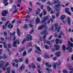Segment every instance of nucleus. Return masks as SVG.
Returning a JSON list of instances; mask_svg holds the SVG:
<instances>
[{"mask_svg": "<svg viewBox=\"0 0 73 73\" xmlns=\"http://www.w3.org/2000/svg\"><path fill=\"white\" fill-rule=\"evenodd\" d=\"M54 3L55 4H56V3H58V4H57L55 5V8L56 11H60L61 7V4H61V2L59 1H54Z\"/></svg>", "mask_w": 73, "mask_h": 73, "instance_id": "f257e3e1", "label": "nucleus"}, {"mask_svg": "<svg viewBox=\"0 0 73 73\" xmlns=\"http://www.w3.org/2000/svg\"><path fill=\"white\" fill-rule=\"evenodd\" d=\"M32 36L31 35L28 34L26 36V39H25V38L24 39L23 41H22V44H23L24 43L25 41H31V40H32Z\"/></svg>", "mask_w": 73, "mask_h": 73, "instance_id": "f03ea898", "label": "nucleus"}, {"mask_svg": "<svg viewBox=\"0 0 73 73\" xmlns=\"http://www.w3.org/2000/svg\"><path fill=\"white\" fill-rule=\"evenodd\" d=\"M40 34L41 35L43 34L45 35L43 37V38L44 39L46 38V35H48V32H47V30L46 29L45 30H44L42 32H41L40 33Z\"/></svg>", "mask_w": 73, "mask_h": 73, "instance_id": "7ed1b4c3", "label": "nucleus"}, {"mask_svg": "<svg viewBox=\"0 0 73 73\" xmlns=\"http://www.w3.org/2000/svg\"><path fill=\"white\" fill-rule=\"evenodd\" d=\"M46 24L44 23L42 25L39 26L38 28V30H41V29H43V28H46L45 30V29L47 30V27H46Z\"/></svg>", "mask_w": 73, "mask_h": 73, "instance_id": "20e7f679", "label": "nucleus"}, {"mask_svg": "<svg viewBox=\"0 0 73 73\" xmlns=\"http://www.w3.org/2000/svg\"><path fill=\"white\" fill-rule=\"evenodd\" d=\"M13 44L12 45V46L13 47H17V44H19L20 42H19V39H17L15 41L13 42Z\"/></svg>", "mask_w": 73, "mask_h": 73, "instance_id": "39448f33", "label": "nucleus"}, {"mask_svg": "<svg viewBox=\"0 0 73 73\" xmlns=\"http://www.w3.org/2000/svg\"><path fill=\"white\" fill-rule=\"evenodd\" d=\"M3 63H4V61H1L0 62V68L1 69H3V70L4 71H5V67H4Z\"/></svg>", "mask_w": 73, "mask_h": 73, "instance_id": "423d86ee", "label": "nucleus"}, {"mask_svg": "<svg viewBox=\"0 0 73 73\" xmlns=\"http://www.w3.org/2000/svg\"><path fill=\"white\" fill-rule=\"evenodd\" d=\"M58 23H56L55 24V29H56V30H57V32L58 33L60 31V29L61 28V27L60 26H59L58 27Z\"/></svg>", "mask_w": 73, "mask_h": 73, "instance_id": "0eeeda50", "label": "nucleus"}, {"mask_svg": "<svg viewBox=\"0 0 73 73\" xmlns=\"http://www.w3.org/2000/svg\"><path fill=\"white\" fill-rule=\"evenodd\" d=\"M35 48L36 49H37L35 51L36 53H38V54H41V51L40 48L38 46H35Z\"/></svg>", "mask_w": 73, "mask_h": 73, "instance_id": "6e6552de", "label": "nucleus"}, {"mask_svg": "<svg viewBox=\"0 0 73 73\" xmlns=\"http://www.w3.org/2000/svg\"><path fill=\"white\" fill-rule=\"evenodd\" d=\"M61 65V63H58L57 62H55L54 63V68L55 69H56L57 68V67L56 66V65H57L58 66H60Z\"/></svg>", "mask_w": 73, "mask_h": 73, "instance_id": "1a4fd4ad", "label": "nucleus"}, {"mask_svg": "<svg viewBox=\"0 0 73 73\" xmlns=\"http://www.w3.org/2000/svg\"><path fill=\"white\" fill-rule=\"evenodd\" d=\"M7 13H8V11L5 10L1 14L3 16H5Z\"/></svg>", "mask_w": 73, "mask_h": 73, "instance_id": "9d476101", "label": "nucleus"}, {"mask_svg": "<svg viewBox=\"0 0 73 73\" xmlns=\"http://www.w3.org/2000/svg\"><path fill=\"white\" fill-rule=\"evenodd\" d=\"M49 17V16H47L44 17V19L42 20V23H45V21L46 20H47V19Z\"/></svg>", "mask_w": 73, "mask_h": 73, "instance_id": "9b49d317", "label": "nucleus"}, {"mask_svg": "<svg viewBox=\"0 0 73 73\" xmlns=\"http://www.w3.org/2000/svg\"><path fill=\"white\" fill-rule=\"evenodd\" d=\"M8 23H9V21H7L5 25H4L3 27V29H6V26H7L8 25Z\"/></svg>", "mask_w": 73, "mask_h": 73, "instance_id": "f8f14e48", "label": "nucleus"}, {"mask_svg": "<svg viewBox=\"0 0 73 73\" xmlns=\"http://www.w3.org/2000/svg\"><path fill=\"white\" fill-rule=\"evenodd\" d=\"M36 24H38L39 23H40V19L39 18L37 17L36 19Z\"/></svg>", "mask_w": 73, "mask_h": 73, "instance_id": "ddd939ff", "label": "nucleus"}, {"mask_svg": "<svg viewBox=\"0 0 73 73\" xmlns=\"http://www.w3.org/2000/svg\"><path fill=\"white\" fill-rule=\"evenodd\" d=\"M54 47L55 48V50H58L60 48V46L56 45V44H55L54 45Z\"/></svg>", "mask_w": 73, "mask_h": 73, "instance_id": "4468645a", "label": "nucleus"}, {"mask_svg": "<svg viewBox=\"0 0 73 73\" xmlns=\"http://www.w3.org/2000/svg\"><path fill=\"white\" fill-rule=\"evenodd\" d=\"M61 54V52L58 51L56 52L55 54V55L57 56L58 57H59Z\"/></svg>", "mask_w": 73, "mask_h": 73, "instance_id": "2eb2a0df", "label": "nucleus"}, {"mask_svg": "<svg viewBox=\"0 0 73 73\" xmlns=\"http://www.w3.org/2000/svg\"><path fill=\"white\" fill-rule=\"evenodd\" d=\"M7 1H8V0H4L3 2V3H5V6H7L8 5V3Z\"/></svg>", "mask_w": 73, "mask_h": 73, "instance_id": "dca6fc26", "label": "nucleus"}, {"mask_svg": "<svg viewBox=\"0 0 73 73\" xmlns=\"http://www.w3.org/2000/svg\"><path fill=\"white\" fill-rule=\"evenodd\" d=\"M68 44H69V45H68V46H69V45H70V46H71L72 48H73V44L71 42H70V41H68Z\"/></svg>", "mask_w": 73, "mask_h": 73, "instance_id": "f3484780", "label": "nucleus"}, {"mask_svg": "<svg viewBox=\"0 0 73 73\" xmlns=\"http://www.w3.org/2000/svg\"><path fill=\"white\" fill-rule=\"evenodd\" d=\"M17 33L18 34V35L19 36V37H20V30L19 29H17Z\"/></svg>", "mask_w": 73, "mask_h": 73, "instance_id": "a211bd4d", "label": "nucleus"}, {"mask_svg": "<svg viewBox=\"0 0 73 73\" xmlns=\"http://www.w3.org/2000/svg\"><path fill=\"white\" fill-rule=\"evenodd\" d=\"M61 35L64 36V35H65V34H64L63 32H61V33L59 34V35L58 36V38H61Z\"/></svg>", "mask_w": 73, "mask_h": 73, "instance_id": "6ab92c4d", "label": "nucleus"}, {"mask_svg": "<svg viewBox=\"0 0 73 73\" xmlns=\"http://www.w3.org/2000/svg\"><path fill=\"white\" fill-rule=\"evenodd\" d=\"M43 13L44 15V16L46 15L47 14V11H46V10L45 9H44L43 11Z\"/></svg>", "mask_w": 73, "mask_h": 73, "instance_id": "aec40b11", "label": "nucleus"}, {"mask_svg": "<svg viewBox=\"0 0 73 73\" xmlns=\"http://www.w3.org/2000/svg\"><path fill=\"white\" fill-rule=\"evenodd\" d=\"M66 50H69V51L70 52H72V48H71L70 47H67L66 48Z\"/></svg>", "mask_w": 73, "mask_h": 73, "instance_id": "412c9836", "label": "nucleus"}, {"mask_svg": "<svg viewBox=\"0 0 73 73\" xmlns=\"http://www.w3.org/2000/svg\"><path fill=\"white\" fill-rule=\"evenodd\" d=\"M2 43L3 44V47H4L5 48H7V43L4 42H3Z\"/></svg>", "mask_w": 73, "mask_h": 73, "instance_id": "4be33fe9", "label": "nucleus"}, {"mask_svg": "<svg viewBox=\"0 0 73 73\" xmlns=\"http://www.w3.org/2000/svg\"><path fill=\"white\" fill-rule=\"evenodd\" d=\"M13 27V25H11V24L9 23L8 25V28L9 29L12 28Z\"/></svg>", "mask_w": 73, "mask_h": 73, "instance_id": "5701e85b", "label": "nucleus"}, {"mask_svg": "<svg viewBox=\"0 0 73 73\" xmlns=\"http://www.w3.org/2000/svg\"><path fill=\"white\" fill-rule=\"evenodd\" d=\"M67 22L68 25H70V19L69 17H67Z\"/></svg>", "mask_w": 73, "mask_h": 73, "instance_id": "b1692460", "label": "nucleus"}, {"mask_svg": "<svg viewBox=\"0 0 73 73\" xmlns=\"http://www.w3.org/2000/svg\"><path fill=\"white\" fill-rule=\"evenodd\" d=\"M64 18H65V15H63L61 16L60 19L62 20H64Z\"/></svg>", "mask_w": 73, "mask_h": 73, "instance_id": "393cba45", "label": "nucleus"}, {"mask_svg": "<svg viewBox=\"0 0 73 73\" xmlns=\"http://www.w3.org/2000/svg\"><path fill=\"white\" fill-rule=\"evenodd\" d=\"M31 66L33 69H35L36 67V66H35V65L33 63H32L31 64Z\"/></svg>", "mask_w": 73, "mask_h": 73, "instance_id": "a878e982", "label": "nucleus"}, {"mask_svg": "<svg viewBox=\"0 0 73 73\" xmlns=\"http://www.w3.org/2000/svg\"><path fill=\"white\" fill-rule=\"evenodd\" d=\"M45 65L47 66V67H48V68H50V67H51V65H49L48 63H46Z\"/></svg>", "mask_w": 73, "mask_h": 73, "instance_id": "bb28decb", "label": "nucleus"}, {"mask_svg": "<svg viewBox=\"0 0 73 73\" xmlns=\"http://www.w3.org/2000/svg\"><path fill=\"white\" fill-rule=\"evenodd\" d=\"M65 49H66V47H65V45H63L62 46V49L63 50V51H65Z\"/></svg>", "mask_w": 73, "mask_h": 73, "instance_id": "cd10ccee", "label": "nucleus"}, {"mask_svg": "<svg viewBox=\"0 0 73 73\" xmlns=\"http://www.w3.org/2000/svg\"><path fill=\"white\" fill-rule=\"evenodd\" d=\"M23 61V59L22 58H20L18 59V62H22Z\"/></svg>", "mask_w": 73, "mask_h": 73, "instance_id": "c85d7f7f", "label": "nucleus"}, {"mask_svg": "<svg viewBox=\"0 0 73 73\" xmlns=\"http://www.w3.org/2000/svg\"><path fill=\"white\" fill-rule=\"evenodd\" d=\"M40 9L39 8H38L37 11H36V14L37 15L38 14L40 13Z\"/></svg>", "mask_w": 73, "mask_h": 73, "instance_id": "c756f323", "label": "nucleus"}, {"mask_svg": "<svg viewBox=\"0 0 73 73\" xmlns=\"http://www.w3.org/2000/svg\"><path fill=\"white\" fill-rule=\"evenodd\" d=\"M24 49V47H23L21 48L19 50V52H23V50Z\"/></svg>", "mask_w": 73, "mask_h": 73, "instance_id": "7c9ffc66", "label": "nucleus"}, {"mask_svg": "<svg viewBox=\"0 0 73 73\" xmlns=\"http://www.w3.org/2000/svg\"><path fill=\"white\" fill-rule=\"evenodd\" d=\"M47 9L48 11H50V10H52V8H51L49 7H47Z\"/></svg>", "mask_w": 73, "mask_h": 73, "instance_id": "2f4dec72", "label": "nucleus"}, {"mask_svg": "<svg viewBox=\"0 0 73 73\" xmlns=\"http://www.w3.org/2000/svg\"><path fill=\"white\" fill-rule=\"evenodd\" d=\"M47 4L49 5H53V3L52 2L50 3L49 1H48L47 2Z\"/></svg>", "mask_w": 73, "mask_h": 73, "instance_id": "473e14b6", "label": "nucleus"}, {"mask_svg": "<svg viewBox=\"0 0 73 73\" xmlns=\"http://www.w3.org/2000/svg\"><path fill=\"white\" fill-rule=\"evenodd\" d=\"M25 68L24 65H22L20 67L21 69H24Z\"/></svg>", "mask_w": 73, "mask_h": 73, "instance_id": "72a5a7b5", "label": "nucleus"}, {"mask_svg": "<svg viewBox=\"0 0 73 73\" xmlns=\"http://www.w3.org/2000/svg\"><path fill=\"white\" fill-rule=\"evenodd\" d=\"M29 62V60L28 58H27L25 60V62L26 64H28V62Z\"/></svg>", "mask_w": 73, "mask_h": 73, "instance_id": "f704fd0d", "label": "nucleus"}, {"mask_svg": "<svg viewBox=\"0 0 73 73\" xmlns=\"http://www.w3.org/2000/svg\"><path fill=\"white\" fill-rule=\"evenodd\" d=\"M50 29L51 31H52L54 30V27H53V26L52 25L51 26Z\"/></svg>", "mask_w": 73, "mask_h": 73, "instance_id": "c9c22d12", "label": "nucleus"}, {"mask_svg": "<svg viewBox=\"0 0 73 73\" xmlns=\"http://www.w3.org/2000/svg\"><path fill=\"white\" fill-rule=\"evenodd\" d=\"M26 54H27V52H26V51H25L23 53V57H25Z\"/></svg>", "mask_w": 73, "mask_h": 73, "instance_id": "e433bc0d", "label": "nucleus"}, {"mask_svg": "<svg viewBox=\"0 0 73 73\" xmlns=\"http://www.w3.org/2000/svg\"><path fill=\"white\" fill-rule=\"evenodd\" d=\"M62 72L64 73H68V71L64 69L62 70Z\"/></svg>", "mask_w": 73, "mask_h": 73, "instance_id": "4c0bfd02", "label": "nucleus"}, {"mask_svg": "<svg viewBox=\"0 0 73 73\" xmlns=\"http://www.w3.org/2000/svg\"><path fill=\"white\" fill-rule=\"evenodd\" d=\"M59 41L60 40L58 39H57L55 41L56 44H58V43H59Z\"/></svg>", "mask_w": 73, "mask_h": 73, "instance_id": "58836bf2", "label": "nucleus"}, {"mask_svg": "<svg viewBox=\"0 0 73 73\" xmlns=\"http://www.w3.org/2000/svg\"><path fill=\"white\" fill-rule=\"evenodd\" d=\"M28 27V25L27 24H25L24 25V28H25V29H26V28H27Z\"/></svg>", "mask_w": 73, "mask_h": 73, "instance_id": "ea45409f", "label": "nucleus"}, {"mask_svg": "<svg viewBox=\"0 0 73 73\" xmlns=\"http://www.w3.org/2000/svg\"><path fill=\"white\" fill-rule=\"evenodd\" d=\"M37 61H38L39 62H40V61H41V59L40 58H38L37 59Z\"/></svg>", "mask_w": 73, "mask_h": 73, "instance_id": "a19ab883", "label": "nucleus"}, {"mask_svg": "<svg viewBox=\"0 0 73 73\" xmlns=\"http://www.w3.org/2000/svg\"><path fill=\"white\" fill-rule=\"evenodd\" d=\"M45 48L46 49H49V46H48L47 45H45Z\"/></svg>", "mask_w": 73, "mask_h": 73, "instance_id": "79ce46f5", "label": "nucleus"}, {"mask_svg": "<svg viewBox=\"0 0 73 73\" xmlns=\"http://www.w3.org/2000/svg\"><path fill=\"white\" fill-rule=\"evenodd\" d=\"M7 46L9 48H11L12 47V46H11V44H7Z\"/></svg>", "mask_w": 73, "mask_h": 73, "instance_id": "37998d69", "label": "nucleus"}, {"mask_svg": "<svg viewBox=\"0 0 73 73\" xmlns=\"http://www.w3.org/2000/svg\"><path fill=\"white\" fill-rule=\"evenodd\" d=\"M2 20L3 21H5L6 20V19H5L4 17H2Z\"/></svg>", "mask_w": 73, "mask_h": 73, "instance_id": "c03bdc74", "label": "nucleus"}, {"mask_svg": "<svg viewBox=\"0 0 73 73\" xmlns=\"http://www.w3.org/2000/svg\"><path fill=\"white\" fill-rule=\"evenodd\" d=\"M59 15H60V13H59V12H58L56 13V17H58L59 16Z\"/></svg>", "mask_w": 73, "mask_h": 73, "instance_id": "a18cd8bd", "label": "nucleus"}, {"mask_svg": "<svg viewBox=\"0 0 73 73\" xmlns=\"http://www.w3.org/2000/svg\"><path fill=\"white\" fill-rule=\"evenodd\" d=\"M7 50L8 51V52H9V55H11V54H12V53H11V52L10 51H9V49H7Z\"/></svg>", "mask_w": 73, "mask_h": 73, "instance_id": "49530a36", "label": "nucleus"}, {"mask_svg": "<svg viewBox=\"0 0 73 73\" xmlns=\"http://www.w3.org/2000/svg\"><path fill=\"white\" fill-rule=\"evenodd\" d=\"M3 58L4 59L7 58V55L5 54H4Z\"/></svg>", "mask_w": 73, "mask_h": 73, "instance_id": "de8ad7c7", "label": "nucleus"}, {"mask_svg": "<svg viewBox=\"0 0 73 73\" xmlns=\"http://www.w3.org/2000/svg\"><path fill=\"white\" fill-rule=\"evenodd\" d=\"M66 13H67V14H68V15H70L71 14V13H70V12H69V11H66Z\"/></svg>", "mask_w": 73, "mask_h": 73, "instance_id": "09e8293b", "label": "nucleus"}, {"mask_svg": "<svg viewBox=\"0 0 73 73\" xmlns=\"http://www.w3.org/2000/svg\"><path fill=\"white\" fill-rule=\"evenodd\" d=\"M32 50V48H30L29 50L28 51V53H30L31 51Z\"/></svg>", "mask_w": 73, "mask_h": 73, "instance_id": "8fccbe9b", "label": "nucleus"}, {"mask_svg": "<svg viewBox=\"0 0 73 73\" xmlns=\"http://www.w3.org/2000/svg\"><path fill=\"white\" fill-rule=\"evenodd\" d=\"M33 32H34L33 29H32V30L29 33L30 34H32V33H33Z\"/></svg>", "mask_w": 73, "mask_h": 73, "instance_id": "3c124183", "label": "nucleus"}, {"mask_svg": "<svg viewBox=\"0 0 73 73\" xmlns=\"http://www.w3.org/2000/svg\"><path fill=\"white\" fill-rule=\"evenodd\" d=\"M57 57H54L53 58V60H54V61H56V60H57Z\"/></svg>", "mask_w": 73, "mask_h": 73, "instance_id": "603ef678", "label": "nucleus"}, {"mask_svg": "<svg viewBox=\"0 0 73 73\" xmlns=\"http://www.w3.org/2000/svg\"><path fill=\"white\" fill-rule=\"evenodd\" d=\"M29 26L30 27H31V28H32V27H33V26L32 24H29Z\"/></svg>", "mask_w": 73, "mask_h": 73, "instance_id": "864d4df0", "label": "nucleus"}, {"mask_svg": "<svg viewBox=\"0 0 73 73\" xmlns=\"http://www.w3.org/2000/svg\"><path fill=\"white\" fill-rule=\"evenodd\" d=\"M69 8H67L65 9V12L68 11V10H69Z\"/></svg>", "mask_w": 73, "mask_h": 73, "instance_id": "5fc2aeb1", "label": "nucleus"}, {"mask_svg": "<svg viewBox=\"0 0 73 73\" xmlns=\"http://www.w3.org/2000/svg\"><path fill=\"white\" fill-rule=\"evenodd\" d=\"M9 65V63H7L6 64H5V67L8 66V65Z\"/></svg>", "mask_w": 73, "mask_h": 73, "instance_id": "6e6d98bb", "label": "nucleus"}, {"mask_svg": "<svg viewBox=\"0 0 73 73\" xmlns=\"http://www.w3.org/2000/svg\"><path fill=\"white\" fill-rule=\"evenodd\" d=\"M13 34H12V33H10V36L11 37H12L13 36Z\"/></svg>", "mask_w": 73, "mask_h": 73, "instance_id": "4d7b16f0", "label": "nucleus"}, {"mask_svg": "<svg viewBox=\"0 0 73 73\" xmlns=\"http://www.w3.org/2000/svg\"><path fill=\"white\" fill-rule=\"evenodd\" d=\"M25 18H26V19L27 18H30V16H29V15H27L25 17Z\"/></svg>", "mask_w": 73, "mask_h": 73, "instance_id": "13d9d810", "label": "nucleus"}, {"mask_svg": "<svg viewBox=\"0 0 73 73\" xmlns=\"http://www.w3.org/2000/svg\"><path fill=\"white\" fill-rule=\"evenodd\" d=\"M57 35H58L57 33H55L54 35V37H57Z\"/></svg>", "mask_w": 73, "mask_h": 73, "instance_id": "bf43d9fd", "label": "nucleus"}, {"mask_svg": "<svg viewBox=\"0 0 73 73\" xmlns=\"http://www.w3.org/2000/svg\"><path fill=\"white\" fill-rule=\"evenodd\" d=\"M16 37L15 36L13 38V41H15V40H16Z\"/></svg>", "mask_w": 73, "mask_h": 73, "instance_id": "052dcab7", "label": "nucleus"}, {"mask_svg": "<svg viewBox=\"0 0 73 73\" xmlns=\"http://www.w3.org/2000/svg\"><path fill=\"white\" fill-rule=\"evenodd\" d=\"M69 69L70 70H72V71H73V68H72L71 67L69 68Z\"/></svg>", "mask_w": 73, "mask_h": 73, "instance_id": "680f3d73", "label": "nucleus"}, {"mask_svg": "<svg viewBox=\"0 0 73 73\" xmlns=\"http://www.w3.org/2000/svg\"><path fill=\"white\" fill-rule=\"evenodd\" d=\"M14 61H15V62H16L17 63L18 62L19 60H17V59H15L14 60Z\"/></svg>", "mask_w": 73, "mask_h": 73, "instance_id": "e2e57ef3", "label": "nucleus"}, {"mask_svg": "<svg viewBox=\"0 0 73 73\" xmlns=\"http://www.w3.org/2000/svg\"><path fill=\"white\" fill-rule=\"evenodd\" d=\"M42 3H45L46 0H40Z\"/></svg>", "mask_w": 73, "mask_h": 73, "instance_id": "0e129e2a", "label": "nucleus"}, {"mask_svg": "<svg viewBox=\"0 0 73 73\" xmlns=\"http://www.w3.org/2000/svg\"><path fill=\"white\" fill-rule=\"evenodd\" d=\"M70 40L72 42H73V39L72 38H70Z\"/></svg>", "mask_w": 73, "mask_h": 73, "instance_id": "69168bd1", "label": "nucleus"}, {"mask_svg": "<svg viewBox=\"0 0 73 73\" xmlns=\"http://www.w3.org/2000/svg\"><path fill=\"white\" fill-rule=\"evenodd\" d=\"M1 40L3 41H4V38H1Z\"/></svg>", "mask_w": 73, "mask_h": 73, "instance_id": "338daca9", "label": "nucleus"}, {"mask_svg": "<svg viewBox=\"0 0 73 73\" xmlns=\"http://www.w3.org/2000/svg\"><path fill=\"white\" fill-rule=\"evenodd\" d=\"M4 36L7 35V32H4Z\"/></svg>", "mask_w": 73, "mask_h": 73, "instance_id": "774afa93", "label": "nucleus"}]
</instances>
